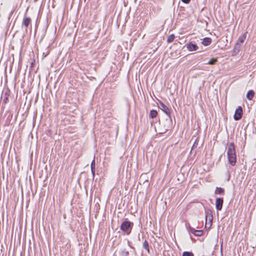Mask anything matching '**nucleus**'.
<instances>
[{
	"label": "nucleus",
	"mask_w": 256,
	"mask_h": 256,
	"mask_svg": "<svg viewBox=\"0 0 256 256\" xmlns=\"http://www.w3.org/2000/svg\"><path fill=\"white\" fill-rule=\"evenodd\" d=\"M254 92L253 90H249L246 94V98L248 100H251L254 96Z\"/></svg>",
	"instance_id": "nucleus-11"
},
{
	"label": "nucleus",
	"mask_w": 256,
	"mask_h": 256,
	"mask_svg": "<svg viewBox=\"0 0 256 256\" xmlns=\"http://www.w3.org/2000/svg\"><path fill=\"white\" fill-rule=\"evenodd\" d=\"M242 108L240 106H239L235 111L234 114V119L236 120H238L242 118Z\"/></svg>",
	"instance_id": "nucleus-3"
},
{
	"label": "nucleus",
	"mask_w": 256,
	"mask_h": 256,
	"mask_svg": "<svg viewBox=\"0 0 256 256\" xmlns=\"http://www.w3.org/2000/svg\"><path fill=\"white\" fill-rule=\"evenodd\" d=\"M195 144H196V142H194V144L192 147H194V145H195Z\"/></svg>",
	"instance_id": "nucleus-24"
},
{
	"label": "nucleus",
	"mask_w": 256,
	"mask_h": 256,
	"mask_svg": "<svg viewBox=\"0 0 256 256\" xmlns=\"http://www.w3.org/2000/svg\"><path fill=\"white\" fill-rule=\"evenodd\" d=\"M31 19L30 18H24L22 24L25 26L26 29L28 28L29 24L30 23Z\"/></svg>",
	"instance_id": "nucleus-10"
},
{
	"label": "nucleus",
	"mask_w": 256,
	"mask_h": 256,
	"mask_svg": "<svg viewBox=\"0 0 256 256\" xmlns=\"http://www.w3.org/2000/svg\"><path fill=\"white\" fill-rule=\"evenodd\" d=\"M122 255L124 256H128L129 255V252L128 250H124L122 252Z\"/></svg>",
	"instance_id": "nucleus-20"
},
{
	"label": "nucleus",
	"mask_w": 256,
	"mask_h": 256,
	"mask_svg": "<svg viewBox=\"0 0 256 256\" xmlns=\"http://www.w3.org/2000/svg\"><path fill=\"white\" fill-rule=\"evenodd\" d=\"M212 42V40L210 38H205L203 39L202 44L205 46L210 45Z\"/></svg>",
	"instance_id": "nucleus-9"
},
{
	"label": "nucleus",
	"mask_w": 256,
	"mask_h": 256,
	"mask_svg": "<svg viewBox=\"0 0 256 256\" xmlns=\"http://www.w3.org/2000/svg\"><path fill=\"white\" fill-rule=\"evenodd\" d=\"M132 226L133 223L129 221H124L122 224L120 228L124 232L128 234L131 232Z\"/></svg>",
	"instance_id": "nucleus-2"
},
{
	"label": "nucleus",
	"mask_w": 256,
	"mask_h": 256,
	"mask_svg": "<svg viewBox=\"0 0 256 256\" xmlns=\"http://www.w3.org/2000/svg\"><path fill=\"white\" fill-rule=\"evenodd\" d=\"M94 170H95V161H94V160H93V161L92 162L91 164V170H92V172L93 175H94Z\"/></svg>",
	"instance_id": "nucleus-17"
},
{
	"label": "nucleus",
	"mask_w": 256,
	"mask_h": 256,
	"mask_svg": "<svg viewBox=\"0 0 256 256\" xmlns=\"http://www.w3.org/2000/svg\"><path fill=\"white\" fill-rule=\"evenodd\" d=\"M186 46L188 50L190 52L196 51L198 49V46L196 44H193L192 42H190V43L186 45Z\"/></svg>",
	"instance_id": "nucleus-5"
},
{
	"label": "nucleus",
	"mask_w": 256,
	"mask_h": 256,
	"mask_svg": "<svg viewBox=\"0 0 256 256\" xmlns=\"http://www.w3.org/2000/svg\"><path fill=\"white\" fill-rule=\"evenodd\" d=\"M157 114H158V112L156 110H152L150 112V118H156V116Z\"/></svg>",
	"instance_id": "nucleus-13"
},
{
	"label": "nucleus",
	"mask_w": 256,
	"mask_h": 256,
	"mask_svg": "<svg viewBox=\"0 0 256 256\" xmlns=\"http://www.w3.org/2000/svg\"><path fill=\"white\" fill-rule=\"evenodd\" d=\"M224 193V190L222 188H216L215 190L216 194H220Z\"/></svg>",
	"instance_id": "nucleus-14"
},
{
	"label": "nucleus",
	"mask_w": 256,
	"mask_h": 256,
	"mask_svg": "<svg viewBox=\"0 0 256 256\" xmlns=\"http://www.w3.org/2000/svg\"><path fill=\"white\" fill-rule=\"evenodd\" d=\"M174 38H175V36H174V34H172L170 35L168 38L167 42H172L174 39Z\"/></svg>",
	"instance_id": "nucleus-16"
},
{
	"label": "nucleus",
	"mask_w": 256,
	"mask_h": 256,
	"mask_svg": "<svg viewBox=\"0 0 256 256\" xmlns=\"http://www.w3.org/2000/svg\"><path fill=\"white\" fill-rule=\"evenodd\" d=\"M168 126H167V128L165 129L166 130H168Z\"/></svg>",
	"instance_id": "nucleus-23"
},
{
	"label": "nucleus",
	"mask_w": 256,
	"mask_h": 256,
	"mask_svg": "<svg viewBox=\"0 0 256 256\" xmlns=\"http://www.w3.org/2000/svg\"><path fill=\"white\" fill-rule=\"evenodd\" d=\"M182 1L185 4H188L190 2V0H182Z\"/></svg>",
	"instance_id": "nucleus-21"
},
{
	"label": "nucleus",
	"mask_w": 256,
	"mask_h": 256,
	"mask_svg": "<svg viewBox=\"0 0 256 256\" xmlns=\"http://www.w3.org/2000/svg\"><path fill=\"white\" fill-rule=\"evenodd\" d=\"M227 156L229 163L232 166L236 164V158L234 143H230L227 147Z\"/></svg>",
	"instance_id": "nucleus-1"
},
{
	"label": "nucleus",
	"mask_w": 256,
	"mask_h": 256,
	"mask_svg": "<svg viewBox=\"0 0 256 256\" xmlns=\"http://www.w3.org/2000/svg\"><path fill=\"white\" fill-rule=\"evenodd\" d=\"M223 198H217L216 200V206L218 210H220L222 208L223 204Z\"/></svg>",
	"instance_id": "nucleus-6"
},
{
	"label": "nucleus",
	"mask_w": 256,
	"mask_h": 256,
	"mask_svg": "<svg viewBox=\"0 0 256 256\" xmlns=\"http://www.w3.org/2000/svg\"><path fill=\"white\" fill-rule=\"evenodd\" d=\"M217 61L216 58H212L208 63V64H214Z\"/></svg>",
	"instance_id": "nucleus-18"
},
{
	"label": "nucleus",
	"mask_w": 256,
	"mask_h": 256,
	"mask_svg": "<svg viewBox=\"0 0 256 256\" xmlns=\"http://www.w3.org/2000/svg\"><path fill=\"white\" fill-rule=\"evenodd\" d=\"M206 225L207 224V221H208V224H209V227H210L212 224V220H213V216L212 214V212L209 210L206 212Z\"/></svg>",
	"instance_id": "nucleus-4"
},
{
	"label": "nucleus",
	"mask_w": 256,
	"mask_h": 256,
	"mask_svg": "<svg viewBox=\"0 0 256 256\" xmlns=\"http://www.w3.org/2000/svg\"><path fill=\"white\" fill-rule=\"evenodd\" d=\"M246 34H244L242 36H240L238 40V42L236 44L235 47L238 48L244 42V40L246 39Z\"/></svg>",
	"instance_id": "nucleus-7"
},
{
	"label": "nucleus",
	"mask_w": 256,
	"mask_h": 256,
	"mask_svg": "<svg viewBox=\"0 0 256 256\" xmlns=\"http://www.w3.org/2000/svg\"><path fill=\"white\" fill-rule=\"evenodd\" d=\"M142 246L144 248H145L147 252H150L149 246L148 243L146 240H144L142 244Z\"/></svg>",
	"instance_id": "nucleus-12"
},
{
	"label": "nucleus",
	"mask_w": 256,
	"mask_h": 256,
	"mask_svg": "<svg viewBox=\"0 0 256 256\" xmlns=\"http://www.w3.org/2000/svg\"><path fill=\"white\" fill-rule=\"evenodd\" d=\"M159 108L168 116H170V111L169 108L164 104L160 102Z\"/></svg>",
	"instance_id": "nucleus-8"
},
{
	"label": "nucleus",
	"mask_w": 256,
	"mask_h": 256,
	"mask_svg": "<svg viewBox=\"0 0 256 256\" xmlns=\"http://www.w3.org/2000/svg\"><path fill=\"white\" fill-rule=\"evenodd\" d=\"M192 232L196 236H200L202 234V231L201 230H194V232L192 231Z\"/></svg>",
	"instance_id": "nucleus-15"
},
{
	"label": "nucleus",
	"mask_w": 256,
	"mask_h": 256,
	"mask_svg": "<svg viewBox=\"0 0 256 256\" xmlns=\"http://www.w3.org/2000/svg\"><path fill=\"white\" fill-rule=\"evenodd\" d=\"M182 256H194V254L192 252H184L182 254Z\"/></svg>",
	"instance_id": "nucleus-19"
},
{
	"label": "nucleus",
	"mask_w": 256,
	"mask_h": 256,
	"mask_svg": "<svg viewBox=\"0 0 256 256\" xmlns=\"http://www.w3.org/2000/svg\"><path fill=\"white\" fill-rule=\"evenodd\" d=\"M194 230H195L194 228H191L190 229L191 232L192 231L194 232Z\"/></svg>",
	"instance_id": "nucleus-22"
}]
</instances>
